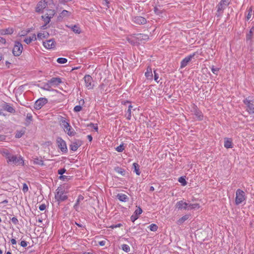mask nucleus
<instances>
[{
	"mask_svg": "<svg viewBox=\"0 0 254 254\" xmlns=\"http://www.w3.org/2000/svg\"><path fill=\"white\" fill-rule=\"evenodd\" d=\"M68 189L67 185H60L56 190L55 194V198L56 200L60 204L61 202L66 200L68 198L67 195Z\"/></svg>",
	"mask_w": 254,
	"mask_h": 254,
	"instance_id": "1",
	"label": "nucleus"
},
{
	"mask_svg": "<svg viewBox=\"0 0 254 254\" xmlns=\"http://www.w3.org/2000/svg\"><path fill=\"white\" fill-rule=\"evenodd\" d=\"M8 164L14 165H21L23 166L24 165V162L23 157L19 155L17 156L15 155H12L9 161L7 162Z\"/></svg>",
	"mask_w": 254,
	"mask_h": 254,
	"instance_id": "2",
	"label": "nucleus"
},
{
	"mask_svg": "<svg viewBox=\"0 0 254 254\" xmlns=\"http://www.w3.org/2000/svg\"><path fill=\"white\" fill-rule=\"evenodd\" d=\"M246 199L245 192L241 189H238L236 192L235 204L239 205Z\"/></svg>",
	"mask_w": 254,
	"mask_h": 254,
	"instance_id": "3",
	"label": "nucleus"
},
{
	"mask_svg": "<svg viewBox=\"0 0 254 254\" xmlns=\"http://www.w3.org/2000/svg\"><path fill=\"white\" fill-rule=\"evenodd\" d=\"M23 49L21 43L20 42L15 41L12 49V54L15 57L19 56L21 54Z\"/></svg>",
	"mask_w": 254,
	"mask_h": 254,
	"instance_id": "4",
	"label": "nucleus"
},
{
	"mask_svg": "<svg viewBox=\"0 0 254 254\" xmlns=\"http://www.w3.org/2000/svg\"><path fill=\"white\" fill-rule=\"evenodd\" d=\"M57 146L58 148L64 153L67 152V148L65 141L61 137H58L56 140Z\"/></svg>",
	"mask_w": 254,
	"mask_h": 254,
	"instance_id": "5",
	"label": "nucleus"
},
{
	"mask_svg": "<svg viewBox=\"0 0 254 254\" xmlns=\"http://www.w3.org/2000/svg\"><path fill=\"white\" fill-rule=\"evenodd\" d=\"M244 103L246 105V111L249 114L254 113V100H250L249 98H246L244 101Z\"/></svg>",
	"mask_w": 254,
	"mask_h": 254,
	"instance_id": "6",
	"label": "nucleus"
},
{
	"mask_svg": "<svg viewBox=\"0 0 254 254\" xmlns=\"http://www.w3.org/2000/svg\"><path fill=\"white\" fill-rule=\"evenodd\" d=\"M49 13H47L44 16H42V18L45 22V24L42 26L43 29H45V27L51 21V19L54 15L55 12L54 10H49Z\"/></svg>",
	"mask_w": 254,
	"mask_h": 254,
	"instance_id": "7",
	"label": "nucleus"
},
{
	"mask_svg": "<svg viewBox=\"0 0 254 254\" xmlns=\"http://www.w3.org/2000/svg\"><path fill=\"white\" fill-rule=\"evenodd\" d=\"M0 154L6 158L7 163L13 155V151L11 149L1 148L0 149Z\"/></svg>",
	"mask_w": 254,
	"mask_h": 254,
	"instance_id": "8",
	"label": "nucleus"
},
{
	"mask_svg": "<svg viewBox=\"0 0 254 254\" xmlns=\"http://www.w3.org/2000/svg\"><path fill=\"white\" fill-rule=\"evenodd\" d=\"M48 103V99L46 98H40L37 100L34 104V108L36 110H40L45 104Z\"/></svg>",
	"mask_w": 254,
	"mask_h": 254,
	"instance_id": "9",
	"label": "nucleus"
},
{
	"mask_svg": "<svg viewBox=\"0 0 254 254\" xmlns=\"http://www.w3.org/2000/svg\"><path fill=\"white\" fill-rule=\"evenodd\" d=\"M195 55V53H193L183 59L181 62L180 68H184L191 61L192 59Z\"/></svg>",
	"mask_w": 254,
	"mask_h": 254,
	"instance_id": "10",
	"label": "nucleus"
},
{
	"mask_svg": "<svg viewBox=\"0 0 254 254\" xmlns=\"http://www.w3.org/2000/svg\"><path fill=\"white\" fill-rule=\"evenodd\" d=\"M43 46L47 49L51 50L55 49L56 47V42L53 39H50L43 42Z\"/></svg>",
	"mask_w": 254,
	"mask_h": 254,
	"instance_id": "11",
	"label": "nucleus"
},
{
	"mask_svg": "<svg viewBox=\"0 0 254 254\" xmlns=\"http://www.w3.org/2000/svg\"><path fill=\"white\" fill-rule=\"evenodd\" d=\"M58 121L60 123V125L64 130H65V128L69 127V120L66 118L60 116L58 117Z\"/></svg>",
	"mask_w": 254,
	"mask_h": 254,
	"instance_id": "12",
	"label": "nucleus"
},
{
	"mask_svg": "<svg viewBox=\"0 0 254 254\" xmlns=\"http://www.w3.org/2000/svg\"><path fill=\"white\" fill-rule=\"evenodd\" d=\"M85 85L88 89L93 88L94 85L92 83V77L89 75H86L84 77Z\"/></svg>",
	"mask_w": 254,
	"mask_h": 254,
	"instance_id": "13",
	"label": "nucleus"
},
{
	"mask_svg": "<svg viewBox=\"0 0 254 254\" xmlns=\"http://www.w3.org/2000/svg\"><path fill=\"white\" fill-rule=\"evenodd\" d=\"M226 6L219 2L216 6L217 9V12L215 14L216 16L217 17H221L223 14L224 10L226 9Z\"/></svg>",
	"mask_w": 254,
	"mask_h": 254,
	"instance_id": "14",
	"label": "nucleus"
},
{
	"mask_svg": "<svg viewBox=\"0 0 254 254\" xmlns=\"http://www.w3.org/2000/svg\"><path fill=\"white\" fill-rule=\"evenodd\" d=\"M132 21L133 23L138 25H143L146 23V19L140 16H134L132 18Z\"/></svg>",
	"mask_w": 254,
	"mask_h": 254,
	"instance_id": "15",
	"label": "nucleus"
},
{
	"mask_svg": "<svg viewBox=\"0 0 254 254\" xmlns=\"http://www.w3.org/2000/svg\"><path fill=\"white\" fill-rule=\"evenodd\" d=\"M193 114L195 115L196 119L198 121H202L203 119V115L201 111H200L196 106L193 108Z\"/></svg>",
	"mask_w": 254,
	"mask_h": 254,
	"instance_id": "16",
	"label": "nucleus"
},
{
	"mask_svg": "<svg viewBox=\"0 0 254 254\" xmlns=\"http://www.w3.org/2000/svg\"><path fill=\"white\" fill-rule=\"evenodd\" d=\"M189 203L183 200H180L178 201L176 204V207L179 210H188Z\"/></svg>",
	"mask_w": 254,
	"mask_h": 254,
	"instance_id": "17",
	"label": "nucleus"
},
{
	"mask_svg": "<svg viewBox=\"0 0 254 254\" xmlns=\"http://www.w3.org/2000/svg\"><path fill=\"white\" fill-rule=\"evenodd\" d=\"M48 81L50 82V84H51L52 86H54V87L58 86L61 83L63 82L62 80V78L60 77H52Z\"/></svg>",
	"mask_w": 254,
	"mask_h": 254,
	"instance_id": "18",
	"label": "nucleus"
},
{
	"mask_svg": "<svg viewBox=\"0 0 254 254\" xmlns=\"http://www.w3.org/2000/svg\"><path fill=\"white\" fill-rule=\"evenodd\" d=\"M82 144L81 141L79 140H76L71 142L69 145L70 149L72 151H75L77 150L79 147Z\"/></svg>",
	"mask_w": 254,
	"mask_h": 254,
	"instance_id": "19",
	"label": "nucleus"
},
{
	"mask_svg": "<svg viewBox=\"0 0 254 254\" xmlns=\"http://www.w3.org/2000/svg\"><path fill=\"white\" fill-rule=\"evenodd\" d=\"M142 212V210L140 207H138L134 212L133 214L130 217V220L134 222L138 218V216Z\"/></svg>",
	"mask_w": 254,
	"mask_h": 254,
	"instance_id": "20",
	"label": "nucleus"
},
{
	"mask_svg": "<svg viewBox=\"0 0 254 254\" xmlns=\"http://www.w3.org/2000/svg\"><path fill=\"white\" fill-rule=\"evenodd\" d=\"M1 107L4 110L9 113H13L15 112V109L7 103L4 102L2 104Z\"/></svg>",
	"mask_w": 254,
	"mask_h": 254,
	"instance_id": "21",
	"label": "nucleus"
},
{
	"mask_svg": "<svg viewBox=\"0 0 254 254\" xmlns=\"http://www.w3.org/2000/svg\"><path fill=\"white\" fill-rule=\"evenodd\" d=\"M145 76L147 80H152L153 79V73L152 70L151 66H148L146 68V71L145 72Z\"/></svg>",
	"mask_w": 254,
	"mask_h": 254,
	"instance_id": "22",
	"label": "nucleus"
},
{
	"mask_svg": "<svg viewBox=\"0 0 254 254\" xmlns=\"http://www.w3.org/2000/svg\"><path fill=\"white\" fill-rule=\"evenodd\" d=\"M224 146L226 148H232L233 147L232 139L229 138H225Z\"/></svg>",
	"mask_w": 254,
	"mask_h": 254,
	"instance_id": "23",
	"label": "nucleus"
},
{
	"mask_svg": "<svg viewBox=\"0 0 254 254\" xmlns=\"http://www.w3.org/2000/svg\"><path fill=\"white\" fill-rule=\"evenodd\" d=\"M117 197L120 201L122 202H127L128 200V196L124 193H118Z\"/></svg>",
	"mask_w": 254,
	"mask_h": 254,
	"instance_id": "24",
	"label": "nucleus"
},
{
	"mask_svg": "<svg viewBox=\"0 0 254 254\" xmlns=\"http://www.w3.org/2000/svg\"><path fill=\"white\" fill-rule=\"evenodd\" d=\"M83 199H84V197L82 195L80 194V195H78V198H77V200L76 201V202H75V204L73 206L74 208L76 211H78L80 202L81 201L83 200Z\"/></svg>",
	"mask_w": 254,
	"mask_h": 254,
	"instance_id": "25",
	"label": "nucleus"
},
{
	"mask_svg": "<svg viewBox=\"0 0 254 254\" xmlns=\"http://www.w3.org/2000/svg\"><path fill=\"white\" fill-rule=\"evenodd\" d=\"M65 132L67 133V134L70 136H73L75 135L76 132L74 130V129L72 128V127L69 125V127H67V128H65V130H64Z\"/></svg>",
	"mask_w": 254,
	"mask_h": 254,
	"instance_id": "26",
	"label": "nucleus"
},
{
	"mask_svg": "<svg viewBox=\"0 0 254 254\" xmlns=\"http://www.w3.org/2000/svg\"><path fill=\"white\" fill-rule=\"evenodd\" d=\"M37 40V37L35 34H33L32 36L27 37L25 38L24 41L27 44H29L32 41H36Z\"/></svg>",
	"mask_w": 254,
	"mask_h": 254,
	"instance_id": "27",
	"label": "nucleus"
},
{
	"mask_svg": "<svg viewBox=\"0 0 254 254\" xmlns=\"http://www.w3.org/2000/svg\"><path fill=\"white\" fill-rule=\"evenodd\" d=\"M52 85L50 84V82L48 81L47 83H45L43 85V86L41 87V88L46 91H56V90H54L52 88Z\"/></svg>",
	"mask_w": 254,
	"mask_h": 254,
	"instance_id": "28",
	"label": "nucleus"
},
{
	"mask_svg": "<svg viewBox=\"0 0 254 254\" xmlns=\"http://www.w3.org/2000/svg\"><path fill=\"white\" fill-rule=\"evenodd\" d=\"M190 216V215L189 214H186L182 216L177 221V224L180 225L183 224L185 221L187 220L189 218Z\"/></svg>",
	"mask_w": 254,
	"mask_h": 254,
	"instance_id": "29",
	"label": "nucleus"
},
{
	"mask_svg": "<svg viewBox=\"0 0 254 254\" xmlns=\"http://www.w3.org/2000/svg\"><path fill=\"white\" fill-rule=\"evenodd\" d=\"M69 27L76 34H80L81 32V30L78 25H71Z\"/></svg>",
	"mask_w": 254,
	"mask_h": 254,
	"instance_id": "30",
	"label": "nucleus"
},
{
	"mask_svg": "<svg viewBox=\"0 0 254 254\" xmlns=\"http://www.w3.org/2000/svg\"><path fill=\"white\" fill-rule=\"evenodd\" d=\"M133 168L134 169V172L137 175L140 174V171H139V166L137 163H133L132 164Z\"/></svg>",
	"mask_w": 254,
	"mask_h": 254,
	"instance_id": "31",
	"label": "nucleus"
},
{
	"mask_svg": "<svg viewBox=\"0 0 254 254\" xmlns=\"http://www.w3.org/2000/svg\"><path fill=\"white\" fill-rule=\"evenodd\" d=\"M254 30V27H253L250 29L249 32L246 35L247 41H251L253 38V31Z\"/></svg>",
	"mask_w": 254,
	"mask_h": 254,
	"instance_id": "32",
	"label": "nucleus"
},
{
	"mask_svg": "<svg viewBox=\"0 0 254 254\" xmlns=\"http://www.w3.org/2000/svg\"><path fill=\"white\" fill-rule=\"evenodd\" d=\"M13 32V30L12 28H7L5 29L2 30L1 31V34L2 35H10L12 34Z\"/></svg>",
	"mask_w": 254,
	"mask_h": 254,
	"instance_id": "33",
	"label": "nucleus"
},
{
	"mask_svg": "<svg viewBox=\"0 0 254 254\" xmlns=\"http://www.w3.org/2000/svg\"><path fill=\"white\" fill-rule=\"evenodd\" d=\"M200 207V205L198 203L189 204L188 206V210L198 209Z\"/></svg>",
	"mask_w": 254,
	"mask_h": 254,
	"instance_id": "34",
	"label": "nucleus"
},
{
	"mask_svg": "<svg viewBox=\"0 0 254 254\" xmlns=\"http://www.w3.org/2000/svg\"><path fill=\"white\" fill-rule=\"evenodd\" d=\"M115 171L117 173L122 175V176H125V169H123V168H122L121 167H116L115 168Z\"/></svg>",
	"mask_w": 254,
	"mask_h": 254,
	"instance_id": "35",
	"label": "nucleus"
},
{
	"mask_svg": "<svg viewBox=\"0 0 254 254\" xmlns=\"http://www.w3.org/2000/svg\"><path fill=\"white\" fill-rule=\"evenodd\" d=\"M178 182L180 183L183 186H185L187 184V182L186 180V176H182L178 179Z\"/></svg>",
	"mask_w": 254,
	"mask_h": 254,
	"instance_id": "36",
	"label": "nucleus"
},
{
	"mask_svg": "<svg viewBox=\"0 0 254 254\" xmlns=\"http://www.w3.org/2000/svg\"><path fill=\"white\" fill-rule=\"evenodd\" d=\"M247 12H248V14H247V15L246 16V19H247V20L248 21L252 17V13H253L252 7H250L249 8H248L247 10Z\"/></svg>",
	"mask_w": 254,
	"mask_h": 254,
	"instance_id": "37",
	"label": "nucleus"
},
{
	"mask_svg": "<svg viewBox=\"0 0 254 254\" xmlns=\"http://www.w3.org/2000/svg\"><path fill=\"white\" fill-rule=\"evenodd\" d=\"M34 164L43 166L44 165V162L42 159H39L38 158H35L34 159Z\"/></svg>",
	"mask_w": 254,
	"mask_h": 254,
	"instance_id": "38",
	"label": "nucleus"
},
{
	"mask_svg": "<svg viewBox=\"0 0 254 254\" xmlns=\"http://www.w3.org/2000/svg\"><path fill=\"white\" fill-rule=\"evenodd\" d=\"M148 228L151 231L156 232L157 230L158 227L155 224H151L149 226Z\"/></svg>",
	"mask_w": 254,
	"mask_h": 254,
	"instance_id": "39",
	"label": "nucleus"
},
{
	"mask_svg": "<svg viewBox=\"0 0 254 254\" xmlns=\"http://www.w3.org/2000/svg\"><path fill=\"white\" fill-rule=\"evenodd\" d=\"M115 150L118 152H122L125 150L124 144L122 143L119 146L116 147Z\"/></svg>",
	"mask_w": 254,
	"mask_h": 254,
	"instance_id": "40",
	"label": "nucleus"
},
{
	"mask_svg": "<svg viewBox=\"0 0 254 254\" xmlns=\"http://www.w3.org/2000/svg\"><path fill=\"white\" fill-rule=\"evenodd\" d=\"M57 63L61 64H64L67 63V60L64 58H59L57 60Z\"/></svg>",
	"mask_w": 254,
	"mask_h": 254,
	"instance_id": "41",
	"label": "nucleus"
},
{
	"mask_svg": "<svg viewBox=\"0 0 254 254\" xmlns=\"http://www.w3.org/2000/svg\"><path fill=\"white\" fill-rule=\"evenodd\" d=\"M122 249L125 252H129L130 251V247L127 244H123L121 246Z\"/></svg>",
	"mask_w": 254,
	"mask_h": 254,
	"instance_id": "42",
	"label": "nucleus"
},
{
	"mask_svg": "<svg viewBox=\"0 0 254 254\" xmlns=\"http://www.w3.org/2000/svg\"><path fill=\"white\" fill-rule=\"evenodd\" d=\"M33 120V116L31 113H28L26 115V122L29 124Z\"/></svg>",
	"mask_w": 254,
	"mask_h": 254,
	"instance_id": "43",
	"label": "nucleus"
},
{
	"mask_svg": "<svg viewBox=\"0 0 254 254\" xmlns=\"http://www.w3.org/2000/svg\"><path fill=\"white\" fill-rule=\"evenodd\" d=\"M211 70L212 72L215 74V75H218V71L219 70V68L218 67H215L214 65H212L210 67Z\"/></svg>",
	"mask_w": 254,
	"mask_h": 254,
	"instance_id": "44",
	"label": "nucleus"
},
{
	"mask_svg": "<svg viewBox=\"0 0 254 254\" xmlns=\"http://www.w3.org/2000/svg\"><path fill=\"white\" fill-rule=\"evenodd\" d=\"M24 134V131L23 130L17 131L15 136L17 138H19L21 137Z\"/></svg>",
	"mask_w": 254,
	"mask_h": 254,
	"instance_id": "45",
	"label": "nucleus"
},
{
	"mask_svg": "<svg viewBox=\"0 0 254 254\" xmlns=\"http://www.w3.org/2000/svg\"><path fill=\"white\" fill-rule=\"evenodd\" d=\"M232 0H221L220 2L227 7L231 2Z\"/></svg>",
	"mask_w": 254,
	"mask_h": 254,
	"instance_id": "46",
	"label": "nucleus"
},
{
	"mask_svg": "<svg viewBox=\"0 0 254 254\" xmlns=\"http://www.w3.org/2000/svg\"><path fill=\"white\" fill-rule=\"evenodd\" d=\"M82 110V107L80 105H76L74 107L73 111L75 112H78Z\"/></svg>",
	"mask_w": 254,
	"mask_h": 254,
	"instance_id": "47",
	"label": "nucleus"
},
{
	"mask_svg": "<svg viewBox=\"0 0 254 254\" xmlns=\"http://www.w3.org/2000/svg\"><path fill=\"white\" fill-rule=\"evenodd\" d=\"M88 126L93 127L96 131H98V127L97 124L90 123Z\"/></svg>",
	"mask_w": 254,
	"mask_h": 254,
	"instance_id": "48",
	"label": "nucleus"
},
{
	"mask_svg": "<svg viewBox=\"0 0 254 254\" xmlns=\"http://www.w3.org/2000/svg\"><path fill=\"white\" fill-rule=\"evenodd\" d=\"M154 80L157 82L159 83V81L158 80L159 78V75L156 72V70H154Z\"/></svg>",
	"mask_w": 254,
	"mask_h": 254,
	"instance_id": "49",
	"label": "nucleus"
},
{
	"mask_svg": "<svg viewBox=\"0 0 254 254\" xmlns=\"http://www.w3.org/2000/svg\"><path fill=\"white\" fill-rule=\"evenodd\" d=\"M45 38H46V35H45L44 33H39L37 34V38H38L39 39H42Z\"/></svg>",
	"mask_w": 254,
	"mask_h": 254,
	"instance_id": "50",
	"label": "nucleus"
},
{
	"mask_svg": "<svg viewBox=\"0 0 254 254\" xmlns=\"http://www.w3.org/2000/svg\"><path fill=\"white\" fill-rule=\"evenodd\" d=\"M11 221L12 222V223H13L14 225H17L18 224V220L15 217H13L11 219Z\"/></svg>",
	"mask_w": 254,
	"mask_h": 254,
	"instance_id": "51",
	"label": "nucleus"
},
{
	"mask_svg": "<svg viewBox=\"0 0 254 254\" xmlns=\"http://www.w3.org/2000/svg\"><path fill=\"white\" fill-rule=\"evenodd\" d=\"M22 190L24 192H26L28 190V187L26 184L24 183L23 184Z\"/></svg>",
	"mask_w": 254,
	"mask_h": 254,
	"instance_id": "52",
	"label": "nucleus"
},
{
	"mask_svg": "<svg viewBox=\"0 0 254 254\" xmlns=\"http://www.w3.org/2000/svg\"><path fill=\"white\" fill-rule=\"evenodd\" d=\"M69 12L66 10H63V11L61 12V14L62 16H68L69 15Z\"/></svg>",
	"mask_w": 254,
	"mask_h": 254,
	"instance_id": "53",
	"label": "nucleus"
},
{
	"mask_svg": "<svg viewBox=\"0 0 254 254\" xmlns=\"http://www.w3.org/2000/svg\"><path fill=\"white\" fill-rule=\"evenodd\" d=\"M60 179L62 180L63 181L68 180L69 179V176L62 175L59 177Z\"/></svg>",
	"mask_w": 254,
	"mask_h": 254,
	"instance_id": "54",
	"label": "nucleus"
},
{
	"mask_svg": "<svg viewBox=\"0 0 254 254\" xmlns=\"http://www.w3.org/2000/svg\"><path fill=\"white\" fill-rule=\"evenodd\" d=\"M122 226V224L121 223H119V224H116V225H112L111 226H110V228H111L112 229H114V228L120 227Z\"/></svg>",
	"mask_w": 254,
	"mask_h": 254,
	"instance_id": "55",
	"label": "nucleus"
},
{
	"mask_svg": "<svg viewBox=\"0 0 254 254\" xmlns=\"http://www.w3.org/2000/svg\"><path fill=\"white\" fill-rule=\"evenodd\" d=\"M127 119L128 120H130V119H131V111H130L129 109H127Z\"/></svg>",
	"mask_w": 254,
	"mask_h": 254,
	"instance_id": "56",
	"label": "nucleus"
},
{
	"mask_svg": "<svg viewBox=\"0 0 254 254\" xmlns=\"http://www.w3.org/2000/svg\"><path fill=\"white\" fill-rule=\"evenodd\" d=\"M46 208V206L45 204H42L39 207V209L41 211H43V210H45Z\"/></svg>",
	"mask_w": 254,
	"mask_h": 254,
	"instance_id": "57",
	"label": "nucleus"
},
{
	"mask_svg": "<svg viewBox=\"0 0 254 254\" xmlns=\"http://www.w3.org/2000/svg\"><path fill=\"white\" fill-rule=\"evenodd\" d=\"M20 246L22 247H26L27 246V242L25 241H22L20 242Z\"/></svg>",
	"mask_w": 254,
	"mask_h": 254,
	"instance_id": "58",
	"label": "nucleus"
},
{
	"mask_svg": "<svg viewBox=\"0 0 254 254\" xmlns=\"http://www.w3.org/2000/svg\"><path fill=\"white\" fill-rule=\"evenodd\" d=\"M66 170L64 168L58 170V174L60 175H63L65 173Z\"/></svg>",
	"mask_w": 254,
	"mask_h": 254,
	"instance_id": "59",
	"label": "nucleus"
},
{
	"mask_svg": "<svg viewBox=\"0 0 254 254\" xmlns=\"http://www.w3.org/2000/svg\"><path fill=\"white\" fill-rule=\"evenodd\" d=\"M139 38H141L142 37L143 39L146 40V39H148L149 37H148V36L147 35H144V34H139Z\"/></svg>",
	"mask_w": 254,
	"mask_h": 254,
	"instance_id": "60",
	"label": "nucleus"
},
{
	"mask_svg": "<svg viewBox=\"0 0 254 254\" xmlns=\"http://www.w3.org/2000/svg\"><path fill=\"white\" fill-rule=\"evenodd\" d=\"M0 42L2 44H5L6 40L3 37H0Z\"/></svg>",
	"mask_w": 254,
	"mask_h": 254,
	"instance_id": "61",
	"label": "nucleus"
},
{
	"mask_svg": "<svg viewBox=\"0 0 254 254\" xmlns=\"http://www.w3.org/2000/svg\"><path fill=\"white\" fill-rule=\"evenodd\" d=\"M10 241H11V244L12 245L16 244V241L15 240V239L12 238V239H11Z\"/></svg>",
	"mask_w": 254,
	"mask_h": 254,
	"instance_id": "62",
	"label": "nucleus"
},
{
	"mask_svg": "<svg viewBox=\"0 0 254 254\" xmlns=\"http://www.w3.org/2000/svg\"><path fill=\"white\" fill-rule=\"evenodd\" d=\"M87 138L90 142L92 140V136H91V135H88L87 136Z\"/></svg>",
	"mask_w": 254,
	"mask_h": 254,
	"instance_id": "63",
	"label": "nucleus"
},
{
	"mask_svg": "<svg viewBox=\"0 0 254 254\" xmlns=\"http://www.w3.org/2000/svg\"><path fill=\"white\" fill-rule=\"evenodd\" d=\"M99 244L100 246H103L105 244V242L104 241H102L100 242Z\"/></svg>",
	"mask_w": 254,
	"mask_h": 254,
	"instance_id": "64",
	"label": "nucleus"
}]
</instances>
